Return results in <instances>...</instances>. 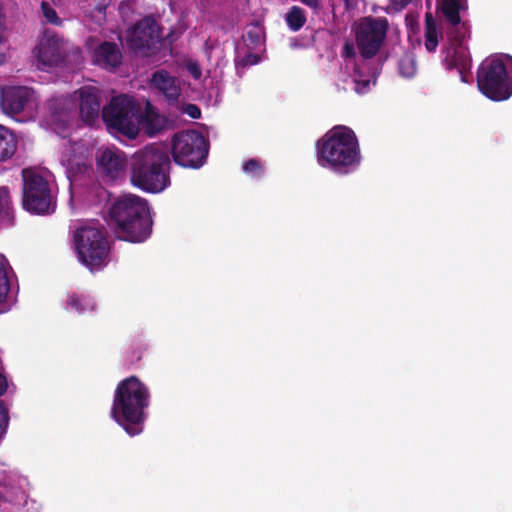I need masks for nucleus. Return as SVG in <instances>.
Returning a JSON list of instances; mask_svg holds the SVG:
<instances>
[{
	"mask_svg": "<svg viewBox=\"0 0 512 512\" xmlns=\"http://www.w3.org/2000/svg\"><path fill=\"white\" fill-rule=\"evenodd\" d=\"M149 388L136 376L121 380L115 389L111 407V417L130 436L143 430L150 405Z\"/></svg>",
	"mask_w": 512,
	"mask_h": 512,
	"instance_id": "1",
	"label": "nucleus"
},
{
	"mask_svg": "<svg viewBox=\"0 0 512 512\" xmlns=\"http://www.w3.org/2000/svg\"><path fill=\"white\" fill-rule=\"evenodd\" d=\"M317 162L322 168L346 175L361 161L360 147L355 132L338 125L326 132L316 144Z\"/></svg>",
	"mask_w": 512,
	"mask_h": 512,
	"instance_id": "2",
	"label": "nucleus"
},
{
	"mask_svg": "<svg viewBox=\"0 0 512 512\" xmlns=\"http://www.w3.org/2000/svg\"><path fill=\"white\" fill-rule=\"evenodd\" d=\"M109 219L118 239L141 243L152 232L149 207L143 198L125 194L114 199L109 207Z\"/></svg>",
	"mask_w": 512,
	"mask_h": 512,
	"instance_id": "3",
	"label": "nucleus"
},
{
	"mask_svg": "<svg viewBox=\"0 0 512 512\" xmlns=\"http://www.w3.org/2000/svg\"><path fill=\"white\" fill-rule=\"evenodd\" d=\"M130 166L132 185L143 191L159 193L171 184L170 155L161 145L150 144L136 151Z\"/></svg>",
	"mask_w": 512,
	"mask_h": 512,
	"instance_id": "4",
	"label": "nucleus"
},
{
	"mask_svg": "<svg viewBox=\"0 0 512 512\" xmlns=\"http://www.w3.org/2000/svg\"><path fill=\"white\" fill-rule=\"evenodd\" d=\"M73 239L79 260L91 271L108 264L110 242L104 226L83 225L75 230Z\"/></svg>",
	"mask_w": 512,
	"mask_h": 512,
	"instance_id": "5",
	"label": "nucleus"
},
{
	"mask_svg": "<svg viewBox=\"0 0 512 512\" xmlns=\"http://www.w3.org/2000/svg\"><path fill=\"white\" fill-rule=\"evenodd\" d=\"M477 87L492 101H504L512 96V78L502 59L494 57L482 62L477 71Z\"/></svg>",
	"mask_w": 512,
	"mask_h": 512,
	"instance_id": "6",
	"label": "nucleus"
},
{
	"mask_svg": "<svg viewBox=\"0 0 512 512\" xmlns=\"http://www.w3.org/2000/svg\"><path fill=\"white\" fill-rule=\"evenodd\" d=\"M101 115L108 128L116 130L129 138L138 135L140 105L134 98L127 95L113 97L102 108Z\"/></svg>",
	"mask_w": 512,
	"mask_h": 512,
	"instance_id": "7",
	"label": "nucleus"
},
{
	"mask_svg": "<svg viewBox=\"0 0 512 512\" xmlns=\"http://www.w3.org/2000/svg\"><path fill=\"white\" fill-rule=\"evenodd\" d=\"M208 153L209 141L197 130L180 131L172 138L171 154L174 162L181 167H202Z\"/></svg>",
	"mask_w": 512,
	"mask_h": 512,
	"instance_id": "8",
	"label": "nucleus"
},
{
	"mask_svg": "<svg viewBox=\"0 0 512 512\" xmlns=\"http://www.w3.org/2000/svg\"><path fill=\"white\" fill-rule=\"evenodd\" d=\"M71 54L75 61L81 59V49L68 46V42L51 30L46 29L32 50V57L37 69L47 70L66 63Z\"/></svg>",
	"mask_w": 512,
	"mask_h": 512,
	"instance_id": "9",
	"label": "nucleus"
},
{
	"mask_svg": "<svg viewBox=\"0 0 512 512\" xmlns=\"http://www.w3.org/2000/svg\"><path fill=\"white\" fill-rule=\"evenodd\" d=\"M22 207L31 214L45 215L54 212L53 201L48 181L32 169L22 170Z\"/></svg>",
	"mask_w": 512,
	"mask_h": 512,
	"instance_id": "10",
	"label": "nucleus"
},
{
	"mask_svg": "<svg viewBox=\"0 0 512 512\" xmlns=\"http://www.w3.org/2000/svg\"><path fill=\"white\" fill-rule=\"evenodd\" d=\"M386 17L364 16L354 28L355 42L363 59L374 58L385 44L389 31Z\"/></svg>",
	"mask_w": 512,
	"mask_h": 512,
	"instance_id": "11",
	"label": "nucleus"
},
{
	"mask_svg": "<svg viewBox=\"0 0 512 512\" xmlns=\"http://www.w3.org/2000/svg\"><path fill=\"white\" fill-rule=\"evenodd\" d=\"M160 38V30L156 20L152 17H145L131 29L128 42L133 50L153 51L158 48Z\"/></svg>",
	"mask_w": 512,
	"mask_h": 512,
	"instance_id": "12",
	"label": "nucleus"
},
{
	"mask_svg": "<svg viewBox=\"0 0 512 512\" xmlns=\"http://www.w3.org/2000/svg\"><path fill=\"white\" fill-rule=\"evenodd\" d=\"M128 165L126 154L116 147L100 148L96 153L98 173L108 180L121 178Z\"/></svg>",
	"mask_w": 512,
	"mask_h": 512,
	"instance_id": "13",
	"label": "nucleus"
},
{
	"mask_svg": "<svg viewBox=\"0 0 512 512\" xmlns=\"http://www.w3.org/2000/svg\"><path fill=\"white\" fill-rule=\"evenodd\" d=\"M76 93L79 96L81 118L87 124H93L100 114V90L94 86H83Z\"/></svg>",
	"mask_w": 512,
	"mask_h": 512,
	"instance_id": "14",
	"label": "nucleus"
},
{
	"mask_svg": "<svg viewBox=\"0 0 512 512\" xmlns=\"http://www.w3.org/2000/svg\"><path fill=\"white\" fill-rule=\"evenodd\" d=\"M122 52L118 44L104 41L92 53L93 63L107 71H115L122 64Z\"/></svg>",
	"mask_w": 512,
	"mask_h": 512,
	"instance_id": "15",
	"label": "nucleus"
},
{
	"mask_svg": "<svg viewBox=\"0 0 512 512\" xmlns=\"http://www.w3.org/2000/svg\"><path fill=\"white\" fill-rule=\"evenodd\" d=\"M32 91L24 86L7 88L1 99L3 110L9 114H19L24 109L31 98Z\"/></svg>",
	"mask_w": 512,
	"mask_h": 512,
	"instance_id": "16",
	"label": "nucleus"
},
{
	"mask_svg": "<svg viewBox=\"0 0 512 512\" xmlns=\"http://www.w3.org/2000/svg\"><path fill=\"white\" fill-rule=\"evenodd\" d=\"M74 103L65 97H55L47 102L48 120L51 125L65 128L71 119Z\"/></svg>",
	"mask_w": 512,
	"mask_h": 512,
	"instance_id": "17",
	"label": "nucleus"
},
{
	"mask_svg": "<svg viewBox=\"0 0 512 512\" xmlns=\"http://www.w3.org/2000/svg\"><path fill=\"white\" fill-rule=\"evenodd\" d=\"M151 84L163 93L169 103H176L181 94V89L176 77L171 76L165 70H159L152 74Z\"/></svg>",
	"mask_w": 512,
	"mask_h": 512,
	"instance_id": "18",
	"label": "nucleus"
},
{
	"mask_svg": "<svg viewBox=\"0 0 512 512\" xmlns=\"http://www.w3.org/2000/svg\"><path fill=\"white\" fill-rule=\"evenodd\" d=\"M167 119L161 116L155 109V107L147 102L145 112L138 118V127L141 126L144 133L150 137L159 134L166 128Z\"/></svg>",
	"mask_w": 512,
	"mask_h": 512,
	"instance_id": "19",
	"label": "nucleus"
},
{
	"mask_svg": "<svg viewBox=\"0 0 512 512\" xmlns=\"http://www.w3.org/2000/svg\"><path fill=\"white\" fill-rule=\"evenodd\" d=\"M447 69H457L461 81L467 83L466 72H469L472 66V59L470 57L468 48L464 45L460 47H453L452 52H448L445 59Z\"/></svg>",
	"mask_w": 512,
	"mask_h": 512,
	"instance_id": "20",
	"label": "nucleus"
},
{
	"mask_svg": "<svg viewBox=\"0 0 512 512\" xmlns=\"http://www.w3.org/2000/svg\"><path fill=\"white\" fill-rule=\"evenodd\" d=\"M17 145L13 131L0 124V162L11 159L17 151Z\"/></svg>",
	"mask_w": 512,
	"mask_h": 512,
	"instance_id": "21",
	"label": "nucleus"
},
{
	"mask_svg": "<svg viewBox=\"0 0 512 512\" xmlns=\"http://www.w3.org/2000/svg\"><path fill=\"white\" fill-rule=\"evenodd\" d=\"M425 48L428 52H435L439 44V33L436 21L431 13L425 15Z\"/></svg>",
	"mask_w": 512,
	"mask_h": 512,
	"instance_id": "22",
	"label": "nucleus"
},
{
	"mask_svg": "<svg viewBox=\"0 0 512 512\" xmlns=\"http://www.w3.org/2000/svg\"><path fill=\"white\" fill-rule=\"evenodd\" d=\"M464 9L461 0H443L441 11L449 24L458 26L461 24L460 11Z\"/></svg>",
	"mask_w": 512,
	"mask_h": 512,
	"instance_id": "23",
	"label": "nucleus"
},
{
	"mask_svg": "<svg viewBox=\"0 0 512 512\" xmlns=\"http://www.w3.org/2000/svg\"><path fill=\"white\" fill-rule=\"evenodd\" d=\"M67 305L79 314L93 311L95 308V303L91 297L77 293H71L68 295Z\"/></svg>",
	"mask_w": 512,
	"mask_h": 512,
	"instance_id": "24",
	"label": "nucleus"
},
{
	"mask_svg": "<svg viewBox=\"0 0 512 512\" xmlns=\"http://www.w3.org/2000/svg\"><path fill=\"white\" fill-rule=\"evenodd\" d=\"M0 220H6L10 224H12L14 220L10 191L8 187L5 186L0 187Z\"/></svg>",
	"mask_w": 512,
	"mask_h": 512,
	"instance_id": "25",
	"label": "nucleus"
},
{
	"mask_svg": "<svg viewBox=\"0 0 512 512\" xmlns=\"http://www.w3.org/2000/svg\"><path fill=\"white\" fill-rule=\"evenodd\" d=\"M285 21L290 30L296 32L306 23L305 11L299 6H292L285 15Z\"/></svg>",
	"mask_w": 512,
	"mask_h": 512,
	"instance_id": "26",
	"label": "nucleus"
},
{
	"mask_svg": "<svg viewBox=\"0 0 512 512\" xmlns=\"http://www.w3.org/2000/svg\"><path fill=\"white\" fill-rule=\"evenodd\" d=\"M41 12L45 23L56 26H60L62 24V19L58 16L56 10L53 8V6L49 3L48 0H42Z\"/></svg>",
	"mask_w": 512,
	"mask_h": 512,
	"instance_id": "27",
	"label": "nucleus"
},
{
	"mask_svg": "<svg viewBox=\"0 0 512 512\" xmlns=\"http://www.w3.org/2000/svg\"><path fill=\"white\" fill-rule=\"evenodd\" d=\"M464 26V24L462 25V27H460V25L452 26V29L449 32V38L453 47H460V45H463L465 32L462 31V29L464 28Z\"/></svg>",
	"mask_w": 512,
	"mask_h": 512,
	"instance_id": "28",
	"label": "nucleus"
},
{
	"mask_svg": "<svg viewBox=\"0 0 512 512\" xmlns=\"http://www.w3.org/2000/svg\"><path fill=\"white\" fill-rule=\"evenodd\" d=\"M399 72L405 77H411L415 74L414 61L410 57H404L399 61Z\"/></svg>",
	"mask_w": 512,
	"mask_h": 512,
	"instance_id": "29",
	"label": "nucleus"
},
{
	"mask_svg": "<svg viewBox=\"0 0 512 512\" xmlns=\"http://www.w3.org/2000/svg\"><path fill=\"white\" fill-rule=\"evenodd\" d=\"M243 170L245 173L251 174L255 177H259L262 174V166L260 161L257 159H249L247 162H245Z\"/></svg>",
	"mask_w": 512,
	"mask_h": 512,
	"instance_id": "30",
	"label": "nucleus"
},
{
	"mask_svg": "<svg viewBox=\"0 0 512 512\" xmlns=\"http://www.w3.org/2000/svg\"><path fill=\"white\" fill-rule=\"evenodd\" d=\"M413 0H389V5L384 9L386 13H398L405 9Z\"/></svg>",
	"mask_w": 512,
	"mask_h": 512,
	"instance_id": "31",
	"label": "nucleus"
},
{
	"mask_svg": "<svg viewBox=\"0 0 512 512\" xmlns=\"http://www.w3.org/2000/svg\"><path fill=\"white\" fill-rule=\"evenodd\" d=\"M145 348L142 345H138L127 352V362L130 365H135L141 361Z\"/></svg>",
	"mask_w": 512,
	"mask_h": 512,
	"instance_id": "32",
	"label": "nucleus"
},
{
	"mask_svg": "<svg viewBox=\"0 0 512 512\" xmlns=\"http://www.w3.org/2000/svg\"><path fill=\"white\" fill-rule=\"evenodd\" d=\"M9 423L8 410L3 401H0V439L6 433Z\"/></svg>",
	"mask_w": 512,
	"mask_h": 512,
	"instance_id": "33",
	"label": "nucleus"
},
{
	"mask_svg": "<svg viewBox=\"0 0 512 512\" xmlns=\"http://www.w3.org/2000/svg\"><path fill=\"white\" fill-rule=\"evenodd\" d=\"M246 41H249L251 45L257 46L261 42V32L260 29L257 26L252 27L249 29L245 36Z\"/></svg>",
	"mask_w": 512,
	"mask_h": 512,
	"instance_id": "34",
	"label": "nucleus"
},
{
	"mask_svg": "<svg viewBox=\"0 0 512 512\" xmlns=\"http://www.w3.org/2000/svg\"><path fill=\"white\" fill-rule=\"evenodd\" d=\"M260 61V56L256 53H248L241 60L236 62L237 66L247 67L255 65Z\"/></svg>",
	"mask_w": 512,
	"mask_h": 512,
	"instance_id": "35",
	"label": "nucleus"
},
{
	"mask_svg": "<svg viewBox=\"0 0 512 512\" xmlns=\"http://www.w3.org/2000/svg\"><path fill=\"white\" fill-rule=\"evenodd\" d=\"M182 112L192 119H199L201 117V110L196 104L189 103L184 105Z\"/></svg>",
	"mask_w": 512,
	"mask_h": 512,
	"instance_id": "36",
	"label": "nucleus"
},
{
	"mask_svg": "<svg viewBox=\"0 0 512 512\" xmlns=\"http://www.w3.org/2000/svg\"><path fill=\"white\" fill-rule=\"evenodd\" d=\"M342 57L344 58H354L356 56L355 47L352 43L346 42L342 48L341 52Z\"/></svg>",
	"mask_w": 512,
	"mask_h": 512,
	"instance_id": "37",
	"label": "nucleus"
},
{
	"mask_svg": "<svg viewBox=\"0 0 512 512\" xmlns=\"http://www.w3.org/2000/svg\"><path fill=\"white\" fill-rule=\"evenodd\" d=\"M111 0H90L89 5H93L98 12H103L109 5Z\"/></svg>",
	"mask_w": 512,
	"mask_h": 512,
	"instance_id": "38",
	"label": "nucleus"
},
{
	"mask_svg": "<svg viewBox=\"0 0 512 512\" xmlns=\"http://www.w3.org/2000/svg\"><path fill=\"white\" fill-rule=\"evenodd\" d=\"M189 71L191 72L194 78L198 79L201 77V71L196 65L190 66Z\"/></svg>",
	"mask_w": 512,
	"mask_h": 512,
	"instance_id": "39",
	"label": "nucleus"
},
{
	"mask_svg": "<svg viewBox=\"0 0 512 512\" xmlns=\"http://www.w3.org/2000/svg\"><path fill=\"white\" fill-rule=\"evenodd\" d=\"M360 85H361V87L366 88V87L369 85V81H362V82H361V81H357V82H356V88H355V90H356L358 93H360V92H361V91H360V89H359V86H360Z\"/></svg>",
	"mask_w": 512,
	"mask_h": 512,
	"instance_id": "40",
	"label": "nucleus"
},
{
	"mask_svg": "<svg viewBox=\"0 0 512 512\" xmlns=\"http://www.w3.org/2000/svg\"><path fill=\"white\" fill-rule=\"evenodd\" d=\"M53 3H55V0H51Z\"/></svg>",
	"mask_w": 512,
	"mask_h": 512,
	"instance_id": "41",
	"label": "nucleus"
}]
</instances>
